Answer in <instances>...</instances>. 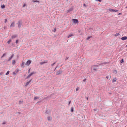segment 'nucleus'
Instances as JSON below:
<instances>
[{"label": "nucleus", "mask_w": 127, "mask_h": 127, "mask_svg": "<svg viewBox=\"0 0 127 127\" xmlns=\"http://www.w3.org/2000/svg\"><path fill=\"white\" fill-rule=\"evenodd\" d=\"M38 98V97H34V100H35V99H37Z\"/></svg>", "instance_id": "31"}, {"label": "nucleus", "mask_w": 127, "mask_h": 127, "mask_svg": "<svg viewBox=\"0 0 127 127\" xmlns=\"http://www.w3.org/2000/svg\"><path fill=\"white\" fill-rule=\"evenodd\" d=\"M22 64V65H24V63H23Z\"/></svg>", "instance_id": "45"}, {"label": "nucleus", "mask_w": 127, "mask_h": 127, "mask_svg": "<svg viewBox=\"0 0 127 127\" xmlns=\"http://www.w3.org/2000/svg\"><path fill=\"white\" fill-rule=\"evenodd\" d=\"M15 23L14 22H13L10 25V27H13L14 26V24Z\"/></svg>", "instance_id": "8"}, {"label": "nucleus", "mask_w": 127, "mask_h": 127, "mask_svg": "<svg viewBox=\"0 0 127 127\" xmlns=\"http://www.w3.org/2000/svg\"><path fill=\"white\" fill-rule=\"evenodd\" d=\"M55 63H56V62H55V63H53V64H51V66H53L54 65V64Z\"/></svg>", "instance_id": "32"}, {"label": "nucleus", "mask_w": 127, "mask_h": 127, "mask_svg": "<svg viewBox=\"0 0 127 127\" xmlns=\"http://www.w3.org/2000/svg\"><path fill=\"white\" fill-rule=\"evenodd\" d=\"M17 24L18 25V27L19 28H20L21 27L22 24V21L21 20L19 21L17 23Z\"/></svg>", "instance_id": "1"}, {"label": "nucleus", "mask_w": 127, "mask_h": 127, "mask_svg": "<svg viewBox=\"0 0 127 127\" xmlns=\"http://www.w3.org/2000/svg\"><path fill=\"white\" fill-rule=\"evenodd\" d=\"M17 36V35H13L12 36V38H14L16 37Z\"/></svg>", "instance_id": "13"}, {"label": "nucleus", "mask_w": 127, "mask_h": 127, "mask_svg": "<svg viewBox=\"0 0 127 127\" xmlns=\"http://www.w3.org/2000/svg\"><path fill=\"white\" fill-rule=\"evenodd\" d=\"M30 68L28 70V72L29 73L30 72Z\"/></svg>", "instance_id": "38"}, {"label": "nucleus", "mask_w": 127, "mask_h": 127, "mask_svg": "<svg viewBox=\"0 0 127 127\" xmlns=\"http://www.w3.org/2000/svg\"><path fill=\"white\" fill-rule=\"evenodd\" d=\"M119 35V33H116L115 35V36H118Z\"/></svg>", "instance_id": "25"}, {"label": "nucleus", "mask_w": 127, "mask_h": 127, "mask_svg": "<svg viewBox=\"0 0 127 127\" xmlns=\"http://www.w3.org/2000/svg\"><path fill=\"white\" fill-rule=\"evenodd\" d=\"M5 124V122H3L2 123V124L4 125Z\"/></svg>", "instance_id": "42"}, {"label": "nucleus", "mask_w": 127, "mask_h": 127, "mask_svg": "<svg viewBox=\"0 0 127 127\" xmlns=\"http://www.w3.org/2000/svg\"><path fill=\"white\" fill-rule=\"evenodd\" d=\"M62 73V71L61 70H59L56 73V75H58Z\"/></svg>", "instance_id": "4"}, {"label": "nucleus", "mask_w": 127, "mask_h": 127, "mask_svg": "<svg viewBox=\"0 0 127 127\" xmlns=\"http://www.w3.org/2000/svg\"><path fill=\"white\" fill-rule=\"evenodd\" d=\"M83 5H84V6H86V5L85 4H83Z\"/></svg>", "instance_id": "40"}, {"label": "nucleus", "mask_w": 127, "mask_h": 127, "mask_svg": "<svg viewBox=\"0 0 127 127\" xmlns=\"http://www.w3.org/2000/svg\"><path fill=\"white\" fill-rule=\"evenodd\" d=\"M79 87H78L76 89V91H78V90H79Z\"/></svg>", "instance_id": "27"}, {"label": "nucleus", "mask_w": 127, "mask_h": 127, "mask_svg": "<svg viewBox=\"0 0 127 127\" xmlns=\"http://www.w3.org/2000/svg\"><path fill=\"white\" fill-rule=\"evenodd\" d=\"M47 62H41L40 63V64L41 65H42L45 63H47Z\"/></svg>", "instance_id": "9"}, {"label": "nucleus", "mask_w": 127, "mask_h": 127, "mask_svg": "<svg viewBox=\"0 0 127 127\" xmlns=\"http://www.w3.org/2000/svg\"><path fill=\"white\" fill-rule=\"evenodd\" d=\"M118 11L117 10H115L113 9V12H118Z\"/></svg>", "instance_id": "29"}, {"label": "nucleus", "mask_w": 127, "mask_h": 127, "mask_svg": "<svg viewBox=\"0 0 127 127\" xmlns=\"http://www.w3.org/2000/svg\"><path fill=\"white\" fill-rule=\"evenodd\" d=\"M91 37H92V36H89L87 38V40H88L90 38H91Z\"/></svg>", "instance_id": "22"}, {"label": "nucleus", "mask_w": 127, "mask_h": 127, "mask_svg": "<svg viewBox=\"0 0 127 127\" xmlns=\"http://www.w3.org/2000/svg\"><path fill=\"white\" fill-rule=\"evenodd\" d=\"M9 71H7V73H6L5 74L6 75H8L9 74Z\"/></svg>", "instance_id": "24"}, {"label": "nucleus", "mask_w": 127, "mask_h": 127, "mask_svg": "<svg viewBox=\"0 0 127 127\" xmlns=\"http://www.w3.org/2000/svg\"><path fill=\"white\" fill-rule=\"evenodd\" d=\"M126 47H127V45H126Z\"/></svg>", "instance_id": "46"}, {"label": "nucleus", "mask_w": 127, "mask_h": 127, "mask_svg": "<svg viewBox=\"0 0 127 127\" xmlns=\"http://www.w3.org/2000/svg\"><path fill=\"white\" fill-rule=\"evenodd\" d=\"M108 10L109 11H110V12L113 11V9H111V8L109 9Z\"/></svg>", "instance_id": "17"}, {"label": "nucleus", "mask_w": 127, "mask_h": 127, "mask_svg": "<svg viewBox=\"0 0 127 127\" xmlns=\"http://www.w3.org/2000/svg\"><path fill=\"white\" fill-rule=\"evenodd\" d=\"M107 64V63H103V64Z\"/></svg>", "instance_id": "41"}, {"label": "nucleus", "mask_w": 127, "mask_h": 127, "mask_svg": "<svg viewBox=\"0 0 127 127\" xmlns=\"http://www.w3.org/2000/svg\"><path fill=\"white\" fill-rule=\"evenodd\" d=\"M24 6H25V5H24L23 6L24 7Z\"/></svg>", "instance_id": "49"}, {"label": "nucleus", "mask_w": 127, "mask_h": 127, "mask_svg": "<svg viewBox=\"0 0 127 127\" xmlns=\"http://www.w3.org/2000/svg\"><path fill=\"white\" fill-rule=\"evenodd\" d=\"M6 55V54L5 53H4L3 55L1 57V58H2L4 56Z\"/></svg>", "instance_id": "16"}, {"label": "nucleus", "mask_w": 127, "mask_h": 127, "mask_svg": "<svg viewBox=\"0 0 127 127\" xmlns=\"http://www.w3.org/2000/svg\"><path fill=\"white\" fill-rule=\"evenodd\" d=\"M7 21V20L6 19H5V23H6V22Z\"/></svg>", "instance_id": "36"}, {"label": "nucleus", "mask_w": 127, "mask_h": 127, "mask_svg": "<svg viewBox=\"0 0 127 127\" xmlns=\"http://www.w3.org/2000/svg\"><path fill=\"white\" fill-rule=\"evenodd\" d=\"M71 101H70L69 102V103H68V105H69L70 103H71Z\"/></svg>", "instance_id": "39"}, {"label": "nucleus", "mask_w": 127, "mask_h": 127, "mask_svg": "<svg viewBox=\"0 0 127 127\" xmlns=\"http://www.w3.org/2000/svg\"><path fill=\"white\" fill-rule=\"evenodd\" d=\"M73 34H69L68 36L67 37L68 38H69L70 37H71V36H73Z\"/></svg>", "instance_id": "10"}, {"label": "nucleus", "mask_w": 127, "mask_h": 127, "mask_svg": "<svg viewBox=\"0 0 127 127\" xmlns=\"http://www.w3.org/2000/svg\"><path fill=\"white\" fill-rule=\"evenodd\" d=\"M33 2H37V1H36V0H33Z\"/></svg>", "instance_id": "37"}, {"label": "nucleus", "mask_w": 127, "mask_h": 127, "mask_svg": "<svg viewBox=\"0 0 127 127\" xmlns=\"http://www.w3.org/2000/svg\"><path fill=\"white\" fill-rule=\"evenodd\" d=\"M73 23H74L75 24H76V23L78 22V20L77 19H73L72 20Z\"/></svg>", "instance_id": "2"}, {"label": "nucleus", "mask_w": 127, "mask_h": 127, "mask_svg": "<svg viewBox=\"0 0 127 127\" xmlns=\"http://www.w3.org/2000/svg\"><path fill=\"white\" fill-rule=\"evenodd\" d=\"M73 111V108L72 107H71V112H72Z\"/></svg>", "instance_id": "18"}, {"label": "nucleus", "mask_w": 127, "mask_h": 127, "mask_svg": "<svg viewBox=\"0 0 127 127\" xmlns=\"http://www.w3.org/2000/svg\"><path fill=\"white\" fill-rule=\"evenodd\" d=\"M127 39V37L125 36L121 38V39L123 40H126Z\"/></svg>", "instance_id": "7"}, {"label": "nucleus", "mask_w": 127, "mask_h": 127, "mask_svg": "<svg viewBox=\"0 0 127 127\" xmlns=\"http://www.w3.org/2000/svg\"><path fill=\"white\" fill-rule=\"evenodd\" d=\"M121 63H123L124 62V60L123 59H122L120 61Z\"/></svg>", "instance_id": "26"}, {"label": "nucleus", "mask_w": 127, "mask_h": 127, "mask_svg": "<svg viewBox=\"0 0 127 127\" xmlns=\"http://www.w3.org/2000/svg\"><path fill=\"white\" fill-rule=\"evenodd\" d=\"M14 56V54H12L11 56L9 58L8 60L7 61H9Z\"/></svg>", "instance_id": "5"}, {"label": "nucleus", "mask_w": 127, "mask_h": 127, "mask_svg": "<svg viewBox=\"0 0 127 127\" xmlns=\"http://www.w3.org/2000/svg\"><path fill=\"white\" fill-rule=\"evenodd\" d=\"M98 66V65H93L92 66V67L93 68V69L94 70H96V69H95V68H94V66Z\"/></svg>", "instance_id": "11"}, {"label": "nucleus", "mask_w": 127, "mask_h": 127, "mask_svg": "<svg viewBox=\"0 0 127 127\" xmlns=\"http://www.w3.org/2000/svg\"><path fill=\"white\" fill-rule=\"evenodd\" d=\"M15 63V60H13L12 61V64L14 65Z\"/></svg>", "instance_id": "12"}, {"label": "nucleus", "mask_w": 127, "mask_h": 127, "mask_svg": "<svg viewBox=\"0 0 127 127\" xmlns=\"http://www.w3.org/2000/svg\"><path fill=\"white\" fill-rule=\"evenodd\" d=\"M11 39H10L8 41H7V43L8 44H9L10 43V42H11Z\"/></svg>", "instance_id": "19"}, {"label": "nucleus", "mask_w": 127, "mask_h": 127, "mask_svg": "<svg viewBox=\"0 0 127 127\" xmlns=\"http://www.w3.org/2000/svg\"><path fill=\"white\" fill-rule=\"evenodd\" d=\"M31 61L30 60H28L26 63V65L28 66L31 63Z\"/></svg>", "instance_id": "3"}, {"label": "nucleus", "mask_w": 127, "mask_h": 127, "mask_svg": "<svg viewBox=\"0 0 127 127\" xmlns=\"http://www.w3.org/2000/svg\"><path fill=\"white\" fill-rule=\"evenodd\" d=\"M31 76V75L30 74L28 76H27V78H29Z\"/></svg>", "instance_id": "28"}, {"label": "nucleus", "mask_w": 127, "mask_h": 127, "mask_svg": "<svg viewBox=\"0 0 127 127\" xmlns=\"http://www.w3.org/2000/svg\"><path fill=\"white\" fill-rule=\"evenodd\" d=\"M72 10V8H71L70 9H69V10H67V12H69L70 11H71V10Z\"/></svg>", "instance_id": "20"}, {"label": "nucleus", "mask_w": 127, "mask_h": 127, "mask_svg": "<svg viewBox=\"0 0 127 127\" xmlns=\"http://www.w3.org/2000/svg\"><path fill=\"white\" fill-rule=\"evenodd\" d=\"M18 42V40H16V43H17Z\"/></svg>", "instance_id": "33"}, {"label": "nucleus", "mask_w": 127, "mask_h": 127, "mask_svg": "<svg viewBox=\"0 0 127 127\" xmlns=\"http://www.w3.org/2000/svg\"><path fill=\"white\" fill-rule=\"evenodd\" d=\"M1 7L2 9L4 8H5V5L4 4H3L2 5H1Z\"/></svg>", "instance_id": "14"}, {"label": "nucleus", "mask_w": 127, "mask_h": 127, "mask_svg": "<svg viewBox=\"0 0 127 127\" xmlns=\"http://www.w3.org/2000/svg\"><path fill=\"white\" fill-rule=\"evenodd\" d=\"M121 14V13H119L118 14V15H120Z\"/></svg>", "instance_id": "43"}, {"label": "nucleus", "mask_w": 127, "mask_h": 127, "mask_svg": "<svg viewBox=\"0 0 127 127\" xmlns=\"http://www.w3.org/2000/svg\"><path fill=\"white\" fill-rule=\"evenodd\" d=\"M31 80H30L29 82H27L26 83V85L25 86H27L31 82Z\"/></svg>", "instance_id": "15"}, {"label": "nucleus", "mask_w": 127, "mask_h": 127, "mask_svg": "<svg viewBox=\"0 0 127 127\" xmlns=\"http://www.w3.org/2000/svg\"><path fill=\"white\" fill-rule=\"evenodd\" d=\"M86 79H85L83 80V82H85V81H86Z\"/></svg>", "instance_id": "35"}, {"label": "nucleus", "mask_w": 127, "mask_h": 127, "mask_svg": "<svg viewBox=\"0 0 127 127\" xmlns=\"http://www.w3.org/2000/svg\"><path fill=\"white\" fill-rule=\"evenodd\" d=\"M111 77V76L110 75H108L106 76V78H107V79L109 80L110 79Z\"/></svg>", "instance_id": "6"}, {"label": "nucleus", "mask_w": 127, "mask_h": 127, "mask_svg": "<svg viewBox=\"0 0 127 127\" xmlns=\"http://www.w3.org/2000/svg\"><path fill=\"white\" fill-rule=\"evenodd\" d=\"M116 81V80L115 79H113L112 81V82H114Z\"/></svg>", "instance_id": "21"}, {"label": "nucleus", "mask_w": 127, "mask_h": 127, "mask_svg": "<svg viewBox=\"0 0 127 127\" xmlns=\"http://www.w3.org/2000/svg\"><path fill=\"white\" fill-rule=\"evenodd\" d=\"M3 74V72H1L0 73V75H2Z\"/></svg>", "instance_id": "34"}, {"label": "nucleus", "mask_w": 127, "mask_h": 127, "mask_svg": "<svg viewBox=\"0 0 127 127\" xmlns=\"http://www.w3.org/2000/svg\"><path fill=\"white\" fill-rule=\"evenodd\" d=\"M115 72H116V73H117V71L115 70Z\"/></svg>", "instance_id": "44"}, {"label": "nucleus", "mask_w": 127, "mask_h": 127, "mask_svg": "<svg viewBox=\"0 0 127 127\" xmlns=\"http://www.w3.org/2000/svg\"><path fill=\"white\" fill-rule=\"evenodd\" d=\"M67 1L68 0H67Z\"/></svg>", "instance_id": "50"}, {"label": "nucleus", "mask_w": 127, "mask_h": 127, "mask_svg": "<svg viewBox=\"0 0 127 127\" xmlns=\"http://www.w3.org/2000/svg\"><path fill=\"white\" fill-rule=\"evenodd\" d=\"M47 111H46V113H47Z\"/></svg>", "instance_id": "48"}, {"label": "nucleus", "mask_w": 127, "mask_h": 127, "mask_svg": "<svg viewBox=\"0 0 127 127\" xmlns=\"http://www.w3.org/2000/svg\"><path fill=\"white\" fill-rule=\"evenodd\" d=\"M34 73H34V72H32L31 74H30L31 75V76H32L33 74Z\"/></svg>", "instance_id": "30"}, {"label": "nucleus", "mask_w": 127, "mask_h": 127, "mask_svg": "<svg viewBox=\"0 0 127 127\" xmlns=\"http://www.w3.org/2000/svg\"><path fill=\"white\" fill-rule=\"evenodd\" d=\"M88 98H87V99H88Z\"/></svg>", "instance_id": "47"}, {"label": "nucleus", "mask_w": 127, "mask_h": 127, "mask_svg": "<svg viewBox=\"0 0 127 127\" xmlns=\"http://www.w3.org/2000/svg\"><path fill=\"white\" fill-rule=\"evenodd\" d=\"M48 119L49 120H50L51 119V118L50 117H48Z\"/></svg>", "instance_id": "23"}]
</instances>
